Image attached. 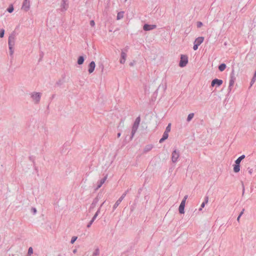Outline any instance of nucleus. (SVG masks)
<instances>
[{
    "label": "nucleus",
    "instance_id": "1",
    "mask_svg": "<svg viewBox=\"0 0 256 256\" xmlns=\"http://www.w3.org/2000/svg\"><path fill=\"white\" fill-rule=\"evenodd\" d=\"M16 40V33L14 32H13L9 36L8 40V48L10 50V54L11 56H13L14 50V46L15 44Z\"/></svg>",
    "mask_w": 256,
    "mask_h": 256
},
{
    "label": "nucleus",
    "instance_id": "2",
    "mask_svg": "<svg viewBox=\"0 0 256 256\" xmlns=\"http://www.w3.org/2000/svg\"><path fill=\"white\" fill-rule=\"evenodd\" d=\"M140 116H138L136 118L135 120V121L133 124L132 130V132H131V136H130V140H132L133 137L134 136L140 123Z\"/></svg>",
    "mask_w": 256,
    "mask_h": 256
},
{
    "label": "nucleus",
    "instance_id": "3",
    "mask_svg": "<svg viewBox=\"0 0 256 256\" xmlns=\"http://www.w3.org/2000/svg\"><path fill=\"white\" fill-rule=\"evenodd\" d=\"M30 97L35 104H38L40 100L42 94L38 92H32L30 94Z\"/></svg>",
    "mask_w": 256,
    "mask_h": 256
},
{
    "label": "nucleus",
    "instance_id": "4",
    "mask_svg": "<svg viewBox=\"0 0 256 256\" xmlns=\"http://www.w3.org/2000/svg\"><path fill=\"white\" fill-rule=\"evenodd\" d=\"M236 80V78L234 76V69L233 68L232 70V71L230 74V80L229 82V86L228 88V90L229 92H230L232 90V88L233 86L234 82Z\"/></svg>",
    "mask_w": 256,
    "mask_h": 256
},
{
    "label": "nucleus",
    "instance_id": "5",
    "mask_svg": "<svg viewBox=\"0 0 256 256\" xmlns=\"http://www.w3.org/2000/svg\"><path fill=\"white\" fill-rule=\"evenodd\" d=\"M130 190V188L127 190L122 195V196L117 200L114 204L113 206V210H114L116 208L119 206L122 201L124 200V198L126 196V194L129 192Z\"/></svg>",
    "mask_w": 256,
    "mask_h": 256
},
{
    "label": "nucleus",
    "instance_id": "6",
    "mask_svg": "<svg viewBox=\"0 0 256 256\" xmlns=\"http://www.w3.org/2000/svg\"><path fill=\"white\" fill-rule=\"evenodd\" d=\"M180 157V152L176 149L174 150L172 153V160L173 163L178 162Z\"/></svg>",
    "mask_w": 256,
    "mask_h": 256
},
{
    "label": "nucleus",
    "instance_id": "7",
    "mask_svg": "<svg viewBox=\"0 0 256 256\" xmlns=\"http://www.w3.org/2000/svg\"><path fill=\"white\" fill-rule=\"evenodd\" d=\"M188 63V57L186 55L182 54L179 63L180 66L182 68L185 66Z\"/></svg>",
    "mask_w": 256,
    "mask_h": 256
},
{
    "label": "nucleus",
    "instance_id": "8",
    "mask_svg": "<svg viewBox=\"0 0 256 256\" xmlns=\"http://www.w3.org/2000/svg\"><path fill=\"white\" fill-rule=\"evenodd\" d=\"M68 8V0H62L60 10L62 12L66 11Z\"/></svg>",
    "mask_w": 256,
    "mask_h": 256
},
{
    "label": "nucleus",
    "instance_id": "9",
    "mask_svg": "<svg viewBox=\"0 0 256 256\" xmlns=\"http://www.w3.org/2000/svg\"><path fill=\"white\" fill-rule=\"evenodd\" d=\"M30 7V0H24L23 2L22 9L27 12L29 10Z\"/></svg>",
    "mask_w": 256,
    "mask_h": 256
},
{
    "label": "nucleus",
    "instance_id": "10",
    "mask_svg": "<svg viewBox=\"0 0 256 256\" xmlns=\"http://www.w3.org/2000/svg\"><path fill=\"white\" fill-rule=\"evenodd\" d=\"M222 82H223L222 80L215 78L212 80L211 86H219L222 84Z\"/></svg>",
    "mask_w": 256,
    "mask_h": 256
},
{
    "label": "nucleus",
    "instance_id": "11",
    "mask_svg": "<svg viewBox=\"0 0 256 256\" xmlns=\"http://www.w3.org/2000/svg\"><path fill=\"white\" fill-rule=\"evenodd\" d=\"M156 26L155 24H144L143 27L144 30L145 31H148L150 30H154L156 28Z\"/></svg>",
    "mask_w": 256,
    "mask_h": 256
},
{
    "label": "nucleus",
    "instance_id": "12",
    "mask_svg": "<svg viewBox=\"0 0 256 256\" xmlns=\"http://www.w3.org/2000/svg\"><path fill=\"white\" fill-rule=\"evenodd\" d=\"M95 67H96V64H95L94 62V61L91 62L88 65V72L90 74L92 73L94 71Z\"/></svg>",
    "mask_w": 256,
    "mask_h": 256
},
{
    "label": "nucleus",
    "instance_id": "13",
    "mask_svg": "<svg viewBox=\"0 0 256 256\" xmlns=\"http://www.w3.org/2000/svg\"><path fill=\"white\" fill-rule=\"evenodd\" d=\"M186 202L184 200H182L179 206V212L180 214H183L184 213V206H185Z\"/></svg>",
    "mask_w": 256,
    "mask_h": 256
},
{
    "label": "nucleus",
    "instance_id": "14",
    "mask_svg": "<svg viewBox=\"0 0 256 256\" xmlns=\"http://www.w3.org/2000/svg\"><path fill=\"white\" fill-rule=\"evenodd\" d=\"M108 178V175L106 174L104 178L101 179L98 182L96 190L100 188L102 186L104 183Z\"/></svg>",
    "mask_w": 256,
    "mask_h": 256
},
{
    "label": "nucleus",
    "instance_id": "15",
    "mask_svg": "<svg viewBox=\"0 0 256 256\" xmlns=\"http://www.w3.org/2000/svg\"><path fill=\"white\" fill-rule=\"evenodd\" d=\"M204 40V38L203 36H200L196 38L194 42L200 46Z\"/></svg>",
    "mask_w": 256,
    "mask_h": 256
},
{
    "label": "nucleus",
    "instance_id": "16",
    "mask_svg": "<svg viewBox=\"0 0 256 256\" xmlns=\"http://www.w3.org/2000/svg\"><path fill=\"white\" fill-rule=\"evenodd\" d=\"M168 133L164 132L163 134L162 138L160 140L159 142L162 143L163 142H164L168 138Z\"/></svg>",
    "mask_w": 256,
    "mask_h": 256
},
{
    "label": "nucleus",
    "instance_id": "17",
    "mask_svg": "<svg viewBox=\"0 0 256 256\" xmlns=\"http://www.w3.org/2000/svg\"><path fill=\"white\" fill-rule=\"evenodd\" d=\"M98 200H99V199L98 197L96 198L93 200V202H92V204H91L90 208V210L94 208L98 204Z\"/></svg>",
    "mask_w": 256,
    "mask_h": 256
},
{
    "label": "nucleus",
    "instance_id": "18",
    "mask_svg": "<svg viewBox=\"0 0 256 256\" xmlns=\"http://www.w3.org/2000/svg\"><path fill=\"white\" fill-rule=\"evenodd\" d=\"M240 170V164H236L234 167V171L235 172H238Z\"/></svg>",
    "mask_w": 256,
    "mask_h": 256
},
{
    "label": "nucleus",
    "instance_id": "19",
    "mask_svg": "<svg viewBox=\"0 0 256 256\" xmlns=\"http://www.w3.org/2000/svg\"><path fill=\"white\" fill-rule=\"evenodd\" d=\"M84 60V58L83 56H80L78 60V64L79 65L82 64Z\"/></svg>",
    "mask_w": 256,
    "mask_h": 256
},
{
    "label": "nucleus",
    "instance_id": "20",
    "mask_svg": "<svg viewBox=\"0 0 256 256\" xmlns=\"http://www.w3.org/2000/svg\"><path fill=\"white\" fill-rule=\"evenodd\" d=\"M104 204V202L100 205V207L99 208L98 210L96 211V214H94V216L92 217V218L94 219V220H95L96 219L98 216L100 214V208Z\"/></svg>",
    "mask_w": 256,
    "mask_h": 256
},
{
    "label": "nucleus",
    "instance_id": "21",
    "mask_svg": "<svg viewBox=\"0 0 256 256\" xmlns=\"http://www.w3.org/2000/svg\"><path fill=\"white\" fill-rule=\"evenodd\" d=\"M245 158V156L244 155H242L241 156H240V157H238L235 161V163L236 164H240V163L241 162V161Z\"/></svg>",
    "mask_w": 256,
    "mask_h": 256
},
{
    "label": "nucleus",
    "instance_id": "22",
    "mask_svg": "<svg viewBox=\"0 0 256 256\" xmlns=\"http://www.w3.org/2000/svg\"><path fill=\"white\" fill-rule=\"evenodd\" d=\"M226 64H222L218 66V70L220 72L224 71L226 68Z\"/></svg>",
    "mask_w": 256,
    "mask_h": 256
},
{
    "label": "nucleus",
    "instance_id": "23",
    "mask_svg": "<svg viewBox=\"0 0 256 256\" xmlns=\"http://www.w3.org/2000/svg\"><path fill=\"white\" fill-rule=\"evenodd\" d=\"M124 17V12H120L118 13L116 18L117 20H120Z\"/></svg>",
    "mask_w": 256,
    "mask_h": 256
},
{
    "label": "nucleus",
    "instance_id": "24",
    "mask_svg": "<svg viewBox=\"0 0 256 256\" xmlns=\"http://www.w3.org/2000/svg\"><path fill=\"white\" fill-rule=\"evenodd\" d=\"M194 113H190V114L188 116V118H187V120H186L189 122H190L192 119V118H194Z\"/></svg>",
    "mask_w": 256,
    "mask_h": 256
},
{
    "label": "nucleus",
    "instance_id": "25",
    "mask_svg": "<svg viewBox=\"0 0 256 256\" xmlns=\"http://www.w3.org/2000/svg\"><path fill=\"white\" fill-rule=\"evenodd\" d=\"M152 146L150 145H148L146 146V148H144V152H146L148 151H150L152 148Z\"/></svg>",
    "mask_w": 256,
    "mask_h": 256
},
{
    "label": "nucleus",
    "instance_id": "26",
    "mask_svg": "<svg viewBox=\"0 0 256 256\" xmlns=\"http://www.w3.org/2000/svg\"><path fill=\"white\" fill-rule=\"evenodd\" d=\"M100 254V250L98 248H96L93 252L92 256H98Z\"/></svg>",
    "mask_w": 256,
    "mask_h": 256
},
{
    "label": "nucleus",
    "instance_id": "27",
    "mask_svg": "<svg viewBox=\"0 0 256 256\" xmlns=\"http://www.w3.org/2000/svg\"><path fill=\"white\" fill-rule=\"evenodd\" d=\"M126 52H124V50H122V52H121V58H122V59H126Z\"/></svg>",
    "mask_w": 256,
    "mask_h": 256
},
{
    "label": "nucleus",
    "instance_id": "28",
    "mask_svg": "<svg viewBox=\"0 0 256 256\" xmlns=\"http://www.w3.org/2000/svg\"><path fill=\"white\" fill-rule=\"evenodd\" d=\"M171 129V124H168V126L166 127V130L164 132H169L170 131Z\"/></svg>",
    "mask_w": 256,
    "mask_h": 256
},
{
    "label": "nucleus",
    "instance_id": "29",
    "mask_svg": "<svg viewBox=\"0 0 256 256\" xmlns=\"http://www.w3.org/2000/svg\"><path fill=\"white\" fill-rule=\"evenodd\" d=\"M33 253V249L32 247L29 248L28 252V256H30Z\"/></svg>",
    "mask_w": 256,
    "mask_h": 256
},
{
    "label": "nucleus",
    "instance_id": "30",
    "mask_svg": "<svg viewBox=\"0 0 256 256\" xmlns=\"http://www.w3.org/2000/svg\"><path fill=\"white\" fill-rule=\"evenodd\" d=\"M4 30L1 29L0 30V38H2L4 37Z\"/></svg>",
    "mask_w": 256,
    "mask_h": 256
},
{
    "label": "nucleus",
    "instance_id": "31",
    "mask_svg": "<svg viewBox=\"0 0 256 256\" xmlns=\"http://www.w3.org/2000/svg\"><path fill=\"white\" fill-rule=\"evenodd\" d=\"M7 10L10 13H11L14 11V8L12 6H11L8 8Z\"/></svg>",
    "mask_w": 256,
    "mask_h": 256
},
{
    "label": "nucleus",
    "instance_id": "32",
    "mask_svg": "<svg viewBox=\"0 0 256 256\" xmlns=\"http://www.w3.org/2000/svg\"><path fill=\"white\" fill-rule=\"evenodd\" d=\"M76 239H77L76 236L72 237L71 240H70L71 244H74V242L76 240Z\"/></svg>",
    "mask_w": 256,
    "mask_h": 256
},
{
    "label": "nucleus",
    "instance_id": "33",
    "mask_svg": "<svg viewBox=\"0 0 256 256\" xmlns=\"http://www.w3.org/2000/svg\"><path fill=\"white\" fill-rule=\"evenodd\" d=\"M203 25L201 22H198L196 23V26L198 28H200Z\"/></svg>",
    "mask_w": 256,
    "mask_h": 256
},
{
    "label": "nucleus",
    "instance_id": "34",
    "mask_svg": "<svg viewBox=\"0 0 256 256\" xmlns=\"http://www.w3.org/2000/svg\"><path fill=\"white\" fill-rule=\"evenodd\" d=\"M256 78H254L253 76L252 79L251 80V82H250V86H251L254 83V82H256Z\"/></svg>",
    "mask_w": 256,
    "mask_h": 256
},
{
    "label": "nucleus",
    "instance_id": "35",
    "mask_svg": "<svg viewBox=\"0 0 256 256\" xmlns=\"http://www.w3.org/2000/svg\"><path fill=\"white\" fill-rule=\"evenodd\" d=\"M194 46H193V49L194 50H196L198 49V45L196 44V43H194Z\"/></svg>",
    "mask_w": 256,
    "mask_h": 256
},
{
    "label": "nucleus",
    "instance_id": "36",
    "mask_svg": "<svg viewBox=\"0 0 256 256\" xmlns=\"http://www.w3.org/2000/svg\"><path fill=\"white\" fill-rule=\"evenodd\" d=\"M208 196H206L204 198V201L202 202L204 203V204H207L208 202Z\"/></svg>",
    "mask_w": 256,
    "mask_h": 256
},
{
    "label": "nucleus",
    "instance_id": "37",
    "mask_svg": "<svg viewBox=\"0 0 256 256\" xmlns=\"http://www.w3.org/2000/svg\"><path fill=\"white\" fill-rule=\"evenodd\" d=\"M90 25L92 27H94L95 26V22H94V20H91L90 21Z\"/></svg>",
    "mask_w": 256,
    "mask_h": 256
},
{
    "label": "nucleus",
    "instance_id": "38",
    "mask_svg": "<svg viewBox=\"0 0 256 256\" xmlns=\"http://www.w3.org/2000/svg\"><path fill=\"white\" fill-rule=\"evenodd\" d=\"M31 210L33 212L34 214H35L36 212V209L35 208H32Z\"/></svg>",
    "mask_w": 256,
    "mask_h": 256
},
{
    "label": "nucleus",
    "instance_id": "39",
    "mask_svg": "<svg viewBox=\"0 0 256 256\" xmlns=\"http://www.w3.org/2000/svg\"><path fill=\"white\" fill-rule=\"evenodd\" d=\"M129 49V47L128 46H126L122 50H124L126 53L128 51Z\"/></svg>",
    "mask_w": 256,
    "mask_h": 256
},
{
    "label": "nucleus",
    "instance_id": "40",
    "mask_svg": "<svg viewBox=\"0 0 256 256\" xmlns=\"http://www.w3.org/2000/svg\"><path fill=\"white\" fill-rule=\"evenodd\" d=\"M63 84V81L62 80H59L58 82H56V84L58 86H60Z\"/></svg>",
    "mask_w": 256,
    "mask_h": 256
},
{
    "label": "nucleus",
    "instance_id": "41",
    "mask_svg": "<svg viewBox=\"0 0 256 256\" xmlns=\"http://www.w3.org/2000/svg\"><path fill=\"white\" fill-rule=\"evenodd\" d=\"M248 172L250 174H252L253 172V170L252 168H248Z\"/></svg>",
    "mask_w": 256,
    "mask_h": 256
},
{
    "label": "nucleus",
    "instance_id": "42",
    "mask_svg": "<svg viewBox=\"0 0 256 256\" xmlns=\"http://www.w3.org/2000/svg\"><path fill=\"white\" fill-rule=\"evenodd\" d=\"M204 206H205V204H204V203H203V202H202V204L201 206H200V208H199V210H200H200H202V208H204Z\"/></svg>",
    "mask_w": 256,
    "mask_h": 256
},
{
    "label": "nucleus",
    "instance_id": "43",
    "mask_svg": "<svg viewBox=\"0 0 256 256\" xmlns=\"http://www.w3.org/2000/svg\"><path fill=\"white\" fill-rule=\"evenodd\" d=\"M126 60V59L124 60L122 58H121L120 60V64H124Z\"/></svg>",
    "mask_w": 256,
    "mask_h": 256
},
{
    "label": "nucleus",
    "instance_id": "44",
    "mask_svg": "<svg viewBox=\"0 0 256 256\" xmlns=\"http://www.w3.org/2000/svg\"><path fill=\"white\" fill-rule=\"evenodd\" d=\"M242 195H244V187L243 182H242Z\"/></svg>",
    "mask_w": 256,
    "mask_h": 256
},
{
    "label": "nucleus",
    "instance_id": "45",
    "mask_svg": "<svg viewBox=\"0 0 256 256\" xmlns=\"http://www.w3.org/2000/svg\"><path fill=\"white\" fill-rule=\"evenodd\" d=\"M188 198V195H186L184 196V198H183V200H184V202H186V199Z\"/></svg>",
    "mask_w": 256,
    "mask_h": 256
},
{
    "label": "nucleus",
    "instance_id": "46",
    "mask_svg": "<svg viewBox=\"0 0 256 256\" xmlns=\"http://www.w3.org/2000/svg\"><path fill=\"white\" fill-rule=\"evenodd\" d=\"M244 210L243 209L242 210V211L240 212V214L238 215L239 216V218H240V216L242 215V214H244Z\"/></svg>",
    "mask_w": 256,
    "mask_h": 256
},
{
    "label": "nucleus",
    "instance_id": "47",
    "mask_svg": "<svg viewBox=\"0 0 256 256\" xmlns=\"http://www.w3.org/2000/svg\"><path fill=\"white\" fill-rule=\"evenodd\" d=\"M94 219H92L90 222H89L91 224H92V223L94 222Z\"/></svg>",
    "mask_w": 256,
    "mask_h": 256
},
{
    "label": "nucleus",
    "instance_id": "48",
    "mask_svg": "<svg viewBox=\"0 0 256 256\" xmlns=\"http://www.w3.org/2000/svg\"><path fill=\"white\" fill-rule=\"evenodd\" d=\"M92 224H91L90 223V222H89V223L88 224V225H87V228H90Z\"/></svg>",
    "mask_w": 256,
    "mask_h": 256
},
{
    "label": "nucleus",
    "instance_id": "49",
    "mask_svg": "<svg viewBox=\"0 0 256 256\" xmlns=\"http://www.w3.org/2000/svg\"><path fill=\"white\" fill-rule=\"evenodd\" d=\"M121 134L120 132H118L117 134L118 138H119Z\"/></svg>",
    "mask_w": 256,
    "mask_h": 256
},
{
    "label": "nucleus",
    "instance_id": "50",
    "mask_svg": "<svg viewBox=\"0 0 256 256\" xmlns=\"http://www.w3.org/2000/svg\"><path fill=\"white\" fill-rule=\"evenodd\" d=\"M254 78H256V71L254 72V75L253 76Z\"/></svg>",
    "mask_w": 256,
    "mask_h": 256
},
{
    "label": "nucleus",
    "instance_id": "51",
    "mask_svg": "<svg viewBox=\"0 0 256 256\" xmlns=\"http://www.w3.org/2000/svg\"><path fill=\"white\" fill-rule=\"evenodd\" d=\"M240 218H239V216H238V218H237V221L238 222H239L240 221Z\"/></svg>",
    "mask_w": 256,
    "mask_h": 256
},
{
    "label": "nucleus",
    "instance_id": "52",
    "mask_svg": "<svg viewBox=\"0 0 256 256\" xmlns=\"http://www.w3.org/2000/svg\"><path fill=\"white\" fill-rule=\"evenodd\" d=\"M76 249H74L73 250V252L74 253H76Z\"/></svg>",
    "mask_w": 256,
    "mask_h": 256
},
{
    "label": "nucleus",
    "instance_id": "53",
    "mask_svg": "<svg viewBox=\"0 0 256 256\" xmlns=\"http://www.w3.org/2000/svg\"><path fill=\"white\" fill-rule=\"evenodd\" d=\"M130 66H133V64H132V62H131V63L130 64Z\"/></svg>",
    "mask_w": 256,
    "mask_h": 256
},
{
    "label": "nucleus",
    "instance_id": "54",
    "mask_svg": "<svg viewBox=\"0 0 256 256\" xmlns=\"http://www.w3.org/2000/svg\"><path fill=\"white\" fill-rule=\"evenodd\" d=\"M58 256H61V254H59Z\"/></svg>",
    "mask_w": 256,
    "mask_h": 256
}]
</instances>
